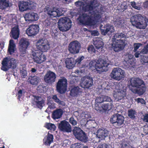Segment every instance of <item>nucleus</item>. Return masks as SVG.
Returning <instances> with one entry per match:
<instances>
[{
    "label": "nucleus",
    "instance_id": "nucleus-6",
    "mask_svg": "<svg viewBox=\"0 0 148 148\" xmlns=\"http://www.w3.org/2000/svg\"><path fill=\"white\" fill-rule=\"evenodd\" d=\"M1 64V69L4 71H8L10 69H15L16 67V60L14 58L6 57L3 58Z\"/></svg>",
    "mask_w": 148,
    "mask_h": 148
},
{
    "label": "nucleus",
    "instance_id": "nucleus-21",
    "mask_svg": "<svg viewBox=\"0 0 148 148\" xmlns=\"http://www.w3.org/2000/svg\"><path fill=\"white\" fill-rule=\"evenodd\" d=\"M32 2L30 1H20L18 5L19 10L21 12H23L29 9V7L32 5Z\"/></svg>",
    "mask_w": 148,
    "mask_h": 148
},
{
    "label": "nucleus",
    "instance_id": "nucleus-28",
    "mask_svg": "<svg viewBox=\"0 0 148 148\" xmlns=\"http://www.w3.org/2000/svg\"><path fill=\"white\" fill-rule=\"evenodd\" d=\"M53 135L48 133L43 140L44 144L45 145L49 146L53 142Z\"/></svg>",
    "mask_w": 148,
    "mask_h": 148
},
{
    "label": "nucleus",
    "instance_id": "nucleus-30",
    "mask_svg": "<svg viewBox=\"0 0 148 148\" xmlns=\"http://www.w3.org/2000/svg\"><path fill=\"white\" fill-rule=\"evenodd\" d=\"M126 90H121L114 94V96L116 99H118V100L123 99L125 97H126Z\"/></svg>",
    "mask_w": 148,
    "mask_h": 148
},
{
    "label": "nucleus",
    "instance_id": "nucleus-43",
    "mask_svg": "<svg viewBox=\"0 0 148 148\" xmlns=\"http://www.w3.org/2000/svg\"><path fill=\"white\" fill-rule=\"evenodd\" d=\"M141 119L145 123H148V113L145 114L141 116Z\"/></svg>",
    "mask_w": 148,
    "mask_h": 148
},
{
    "label": "nucleus",
    "instance_id": "nucleus-31",
    "mask_svg": "<svg viewBox=\"0 0 148 148\" xmlns=\"http://www.w3.org/2000/svg\"><path fill=\"white\" fill-rule=\"evenodd\" d=\"M62 114L63 112L61 109H57L53 112L52 114V117L54 120L60 119L62 116Z\"/></svg>",
    "mask_w": 148,
    "mask_h": 148
},
{
    "label": "nucleus",
    "instance_id": "nucleus-29",
    "mask_svg": "<svg viewBox=\"0 0 148 148\" xmlns=\"http://www.w3.org/2000/svg\"><path fill=\"white\" fill-rule=\"evenodd\" d=\"M66 67L69 69H72L75 66V60L73 58H67L65 61Z\"/></svg>",
    "mask_w": 148,
    "mask_h": 148
},
{
    "label": "nucleus",
    "instance_id": "nucleus-22",
    "mask_svg": "<svg viewBox=\"0 0 148 148\" xmlns=\"http://www.w3.org/2000/svg\"><path fill=\"white\" fill-rule=\"evenodd\" d=\"M97 133V137L101 139H104L106 137L108 136L109 134L108 131L103 128L99 129Z\"/></svg>",
    "mask_w": 148,
    "mask_h": 148
},
{
    "label": "nucleus",
    "instance_id": "nucleus-11",
    "mask_svg": "<svg viewBox=\"0 0 148 148\" xmlns=\"http://www.w3.org/2000/svg\"><path fill=\"white\" fill-rule=\"evenodd\" d=\"M110 76L112 78L118 81L121 80L125 77L123 70L119 67L113 69L110 74Z\"/></svg>",
    "mask_w": 148,
    "mask_h": 148
},
{
    "label": "nucleus",
    "instance_id": "nucleus-37",
    "mask_svg": "<svg viewBox=\"0 0 148 148\" xmlns=\"http://www.w3.org/2000/svg\"><path fill=\"white\" fill-rule=\"evenodd\" d=\"M136 112L135 110L130 109L128 111V116L131 119L134 120L135 119Z\"/></svg>",
    "mask_w": 148,
    "mask_h": 148
},
{
    "label": "nucleus",
    "instance_id": "nucleus-63",
    "mask_svg": "<svg viewBox=\"0 0 148 148\" xmlns=\"http://www.w3.org/2000/svg\"><path fill=\"white\" fill-rule=\"evenodd\" d=\"M22 75L23 76V77H25L27 76V74L26 71H24L22 73Z\"/></svg>",
    "mask_w": 148,
    "mask_h": 148
},
{
    "label": "nucleus",
    "instance_id": "nucleus-54",
    "mask_svg": "<svg viewBox=\"0 0 148 148\" xmlns=\"http://www.w3.org/2000/svg\"><path fill=\"white\" fill-rule=\"evenodd\" d=\"M45 87V86L42 85L39 86L37 88V90H38L40 92H43L44 91L43 89Z\"/></svg>",
    "mask_w": 148,
    "mask_h": 148
},
{
    "label": "nucleus",
    "instance_id": "nucleus-36",
    "mask_svg": "<svg viewBox=\"0 0 148 148\" xmlns=\"http://www.w3.org/2000/svg\"><path fill=\"white\" fill-rule=\"evenodd\" d=\"M121 148H132V146L129 144V141L125 139H123L120 142Z\"/></svg>",
    "mask_w": 148,
    "mask_h": 148
},
{
    "label": "nucleus",
    "instance_id": "nucleus-4",
    "mask_svg": "<svg viewBox=\"0 0 148 148\" xmlns=\"http://www.w3.org/2000/svg\"><path fill=\"white\" fill-rule=\"evenodd\" d=\"M130 81V86L132 87L137 88L136 90V93L141 95L145 92L146 87L143 80L138 78H132Z\"/></svg>",
    "mask_w": 148,
    "mask_h": 148
},
{
    "label": "nucleus",
    "instance_id": "nucleus-41",
    "mask_svg": "<svg viewBox=\"0 0 148 148\" xmlns=\"http://www.w3.org/2000/svg\"><path fill=\"white\" fill-rule=\"evenodd\" d=\"M102 107L103 111H106L110 110L112 108V107L110 105H109L108 103H105L102 105Z\"/></svg>",
    "mask_w": 148,
    "mask_h": 148
},
{
    "label": "nucleus",
    "instance_id": "nucleus-7",
    "mask_svg": "<svg viewBox=\"0 0 148 148\" xmlns=\"http://www.w3.org/2000/svg\"><path fill=\"white\" fill-rule=\"evenodd\" d=\"M72 22L70 19L64 17L60 18L58 22V27L62 32L66 31L71 27Z\"/></svg>",
    "mask_w": 148,
    "mask_h": 148
},
{
    "label": "nucleus",
    "instance_id": "nucleus-33",
    "mask_svg": "<svg viewBox=\"0 0 148 148\" xmlns=\"http://www.w3.org/2000/svg\"><path fill=\"white\" fill-rule=\"evenodd\" d=\"M40 80V78L36 76L30 77L28 79V82L33 85H36Z\"/></svg>",
    "mask_w": 148,
    "mask_h": 148
},
{
    "label": "nucleus",
    "instance_id": "nucleus-42",
    "mask_svg": "<svg viewBox=\"0 0 148 148\" xmlns=\"http://www.w3.org/2000/svg\"><path fill=\"white\" fill-rule=\"evenodd\" d=\"M124 23V21L122 20L116 21L115 22V24L116 25L117 27H120L123 26V25Z\"/></svg>",
    "mask_w": 148,
    "mask_h": 148
},
{
    "label": "nucleus",
    "instance_id": "nucleus-57",
    "mask_svg": "<svg viewBox=\"0 0 148 148\" xmlns=\"http://www.w3.org/2000/svg\"><path fill=\"white\" fill-rule=\"evenodd\" d=\"M91 33L92 35L94 36H98L99 34L97 30L91 31Z\"/></svg>",
    "mask_w": 148,
    "mask_h": 148
},
{
    "label": "nucleus",
    "instance_id": "nucleus-32",
    "mask_svg": "<svg viewBox=\"0 0 148 148\" xmlns=\"http://www.w3.org/2000/svg\"><path fill=\"white\" fill-rule=\"evenodd\" d=\"M102 39L100 38H94L93 40V44L96 48L99 49L103 47V43L102 41Z\"/></svg>",
    "mask_w": 148,
    "mask_h": 148
},
{
    "label": "nucleus",
    "instance_id": "nucleus-25",
    "mask_svg": "<svg viewBox=\"0 0 148 148\" xmlns=\"http://www.w3.org/2000/svg\"><path fill=\"white\" fill-rule=\"evenodd\" d=\"M20 30L18 25L15 26L13 27L10 32V36L14 39H17L19 37Z\"/></svg>",
    "mask_w": 148,
    "mask_h": 148
},
{
    "label": "nucleus",
    "instance_id": "nucleus-40",
    "mask_svg": "<svg viewBox=\"0 0 148 148\" xmlns=\"http://www.w3.org/2000/svg\"><path fill=\"white\" fill-rule=\"evenodd\" d=\"M94 8L93 6L91 5L88 3V4L83 8V10L85 12H89L92 11Z\"/></svg>",
    "mask_w": 148,
    "mask_h": 148
},
{
    "label": "nucleus",
    "instance_id": "nucleus-17",
    "mask_svg": "<svg viewBox=\"0 0 148 148\" xmlns=\"http://www.w3.org/2000/svg\"><path fill=\"white\" fill-rule=\"evenodd\" d=\"M110 122L112 124H116L118 126L122 125L124 123V117L118 113L113 115L110 119Z\"/></svg>",
    "mask_w": 148,
    "mask_h": 148
},
{
    "label": "nucleus",
    "instance_id": "nucleus-24",
    "mask_svg": "<svg viewBox=\"0 0 148 148\" xmlns=\"http://www.w3.org/2000/svg\"><path fill=\"white\" fill-rule=\"evenodd\" d=\"M70 95L71 97H77L78 95L82 93V89L78 86H74L70 88Z\"/></svg>",
    "mask_w": 148,
    "mask_h": 148
},
{
    "label": "nucleus",
    "instance_id": "nucleus-14",
    "mask_svg": "<svg viewBox=\"0 0 148 148\" xmlns=\"http://www.w3.org/2000/svg\"><path fill=\"white\" fill-rule=\"evenodd\" d=\"M34 61L38 64H41L45 61L46 58L42 52L39 50H36L32 54Z\"/></svg>",
    "mask_w": 148,
    "mask_h": 148
},
{
    "label": "nucleus",
    "instance_id": "nucleus-50",
    "mask_svg": "<svg viewBox=\"0 0 148 148\" xmlns=\"http://www.w3.org/2000/svg\"><path fill=\"white\" fill-rule=\"evenodd\" d=\"M130 5L132 7L135 9L138 10H139L140 8L136 5V4L135 1H133L131 2H130Z\"/></svg>",
    "mask_w": 148,
    "mask_h": 148
},
{
    "label": "nucleus",
    "instance_id": "nucleus-44",
    "mask_svg": "<svg viewBox=\"0 0 148 148\" xmlns=\"http://www.w3.org/2000/svg\"><path fill=\"white\" fill-rule=\"evenodd\" d=\"M69 123H70L73 125H75L77 123V121L73 116H71L70 118Z\"/></svg>",
    "mask_w": 148,
    "mask_h": 148
},
{
    "label": "nucleus",
    "instance_id": "nucleus-56",
    "mask_svg": "<svg viewBox=\"0 0 148 148\" xmlns=\"http://www.w3.org/2000/svg\"><path fill=\"white\" fill-rule=\"evenodd\" d=\"M137 102L138 103H141L142 104L145 103V101L144 99L141 98H138L137 99Z\"/></svg>",
    "mask_w": 148,
    "mask_h": 148
},
{
    "label": "nucleus",
    "instance_id": "nucleus-52",
    "mask_svg": "<svg viewBox=\"0 0 148 148\" xmlns=\"http://www.w3.org/2000/svg\"><path fill=\"white\" fill-rule=\"evenodd\" d=\"M103 98V102L104 101H111V98L107 96L102 95Z\"/></svg>",
    "mask_w": 148,
    "mask_h": 148
},
{
    "label": "nucleus",
    "instance_id": "nucleus-47",
    "mask_svg": "<svg viewBox=\"0 0 148 148\" xmlns=\"http://www.w3.org/2000/svg\"><path fill=\"white\" fill-rule=\"evenodd\" d=\"M84 59V56H79L75 60V64H77L78 65L80 64L81 61Z\"/></svg>",
    "mask_w": 148,
    "mask_h": 148
},
{
    "label": "nucleus",
    "instance_id": "nucleus-61",
    "mask_svg": "<svg viewBox=\"0 0 148 148\" xmlns=\"http://www.w3.org/2000/svg\"><path fill=\"white\" fill-rule=\"evenodd\" d=\"M144 130L145 133L148 134V125L144 129Z\"/></svg>",
    "mask_w": 148,
    "mask_h": 148
},
{
    "label": "nucleus",
    "instance_id": "nucleus-46",
    "mask_svg": "<svg viewBox=\"0 0 148 148\" xmlns=\"http://www.w3.org/2000/svg\"><path fill=\"white\" fill-rule=\"evenodd\" d=\"M95 109L97 111H99V112H103L102 105H101V104H98L97 106L96 105Z\"/></svg>",
    "mask_w": 148,
    "mask_h": 148
},
{
    "label": "nucleus",
    "instance_id": "nucleus-48",
    "mask_svg": "<svg viewBox=\"0 0 148 148\" xmlns=\"http://www.w3.org/2000/svg\"><path fill=\"white\" fill-rule=\"evenodd\" d=\"M44 24L45 27H50L51 25V22L50 20L46 19L45 21Z\"/></svg>",
    "mask_w": 148,
    "mask_h": 148
},
{
    "label": "nucleus",
    "instance_id": "nucleus-53",
    "mask_svg": "<svg viewBox=\"0 0 148 148\" xmlns=\"http://www.w3.org/2000/svg\"><path fill=\"white\" fill-rule=\"evenodd\" d=\"M141 44L140 43H134V50H137L140 47Z\"/></svg>",
    "mask_w": 148,
    "mask_h": 148
},
{
    "label": "nucleus",
    "instance_id": "nucleus-35",
    "mask_svg": "<svg viewBox=\"0 0 148 148\" xmlns=\"http://www.w3.org/2000/svg\"><path fill=\"white\" fill-rule=\"evenodd\" d=\"M9 4L8 0H0V9H5L9 6Z\"/></svg>",
    "mask_w": 148,
    "mask_h": 148
},
{
    "label": "nucleus",
    "instance_id": "nucleus-49",
    "mask_svg": "<svg viewBox=\"0 0 148 148\" xmlns=\"http://www.w3.org/2000/svg\"><path fill=\"white\" fill-rule=\"evenodd\" d=\"M91 5L93 6L94 8L96 7V4L97 3V1L96 0H90V1L88 3Z\"/></svg>",
    "mask_w": 148,
    "mask_h": 148
},
{
    "label": "nucleus",
    "instance_id": "nucleus-59",
    "mask_svg": "<svg viewBox=\"0 0 148 148\" xmlns=\"http://www.w3.org/2000/svg\"><path fill=\"white\" fill-rule=\"evenodd\" d=\"M23 95V90H19L18 92V98L20 99L22 96Z\"/></svg>",
    "mask_w": 148,
    "mask_h": 148
},
{
    "label": "nucleus",
    "instance_id": "nucleus-19",
    "mask_svg": "<svg viewBox=\"0 0 148 148\" xmlns=\"http://www.w3.org/2000/svg\"><path fill=\"white\" fill-rule=\"evenodd\" d=\"M56 75L54 72L49 71L47 72L44 76V79L45 82L51 84L55 81Z\"/></svg>",
    "mask_w": 148,
    "mask_h": 148
},
{
    "label": "nucleus",
    "instance_id": "nucleus-13",
    "mask_svg": "<svg viewBox=\"0 0 148 148\" xmlns=\"http://www.w3.org/2000/svg\"><path fill=\"white\" fill-rule=\"evenodd\" d=\"M58 127L60 131L62 132L71 133L72 131L71 125L69 122L65 120L60 121Z\"/></svg>",
    "mask_w": 148,
    "mask_h": 148
},
{
    "label": "nucleus",
    "instance_id": "nucleus-12",
    "mask_svg": "<svg viewBox=\"0 0 148 148\" xmlns=\"http://www.w3.org/2000/svg\"><path fill=\"white\" fill-rule=\"evenodd\" d=\"M81 47L80 43L77 40H75L70 43L68 49L70 53L75 54L79 52Z\"/></svg>",
    "mask_w": 148,
    "mask_h": 148
},
{
    "label": "nucleus",
    "instance_id": "nucleus-60",
    "mask_svg": "<svg viewBox=\"0 0 148 148\" xmlns=\"http://www.w3.org/2000/svg\"><path fill=\"white\" fill-rule=\"evenodd\" d=\"M143 7L145 8L148 9V0H145L143 3Z\"/></svg>",
    "mask_w": 148,
    "mask_h": 148
},
{
    "label": "nucleus",
    "instance_id": "nucleus-15",
    "mask_svg": "<svg viewBox=\"0 0 148 148\" xmlns=\"http://www.w3.org/2000/svg\"><path fill=\"white\" fill-rule=\"evenodd\" d=\"M19 44L20 53L22 55L25 54L27 49L30 45L29 39L25 38H22L20 40Z\"/></svg>",
    "mask_w": 148,
    "mask_h": 148
},
{
    "label": "nucleus",
    "instance_id": "nucleus-51",
    "mask_svg": "<svg viewBox=\"0 0 148 148\" xmlns=\"http://www.w3.org/2000/svg\"><path fill=\"white\" fill-rule=\"evenodd\" d=\"M96 101L97 103H99V104L103 102V98L102 95L101 97H98L97 98Z\"/></svg>",
    "mask_w": 148,
    "mask_h": 148
},
{
    "label": "nucleus",
    "instance_id": "nucleus-9",
    "mask_svg": "<svg viewBox=\"0 0 148 148\" xmlns=\"http://www.w3.org/2000/svg\"><path fill=\"white\" fill-rule=\"evenodd\" d=\"M67 80L66 78L63 77L59 79L56 84L57 91L60 94L64 93L67 90Z\"/></svg>",
    "mask_w": 148,
    "mask_h": 148
},
{
    "label": "nucleus",
    "instance_id": "nucleus-3",
    "mask_svg": "<svg viewBox=\"0 0 148 148\" xmlns=\"http://www.w3.org/2000/svg\"><path fill=\"white\" fill-rule=\"evenodd\" d=\"M125 36L122 33L115 34L112 39V48L115 52H119L122 50L125 46V40H123L117 39L125 37Z\"/></svg>",
    "mask_w": 148,
    "mask_h": 148
},
{
    "label": "nucleus",
    "instance_id": "nucleus-27",
    "mask_svg": "<svg viewBox=\"0 0 148 148\" xmlns=\"http://www.w3.org/2000/svg\"><path fill=\"white\" fill-rule=\"evenodd\" d=\"M25 17L26 20L29 21H36L38 18V14L34 12H29L26 14Z\"/></svg>",
    "mask_w": 148,
    "mask_h": 148
},
{
    "label": "nucleus",
    "instance_id": "nucleus-45",
    "mask_svg": "<svg viewBox=\"0 0 148 148\" xmlns=\"http://www.w3.org/2000/svg\"><path fill=\"white\" fill-rule=\"evenodd\" d=\"M87 50L91 53H94L95 52V49L92 45L89 46Z\"/></svg>",
    "mask_w": 148,
    "mask_h": 148
},
{
    "label": "nucleus",
    "instance_id": "nucleus-20",
    "mask_svg": "<svg viewBox=\"0 0 148 148\" xmlns=\"http://www.w3.org/2000/svg\"><path fill=\"white\" fill-rule=\"evenodd\" d=\"M93 80L91 77L88 76L83 78L81 85V86L85 88H89L93 84Z\"/></svg>",
    "mask_w": 148,
    "mask_h": 148
},
{
    "label": "nucleus",
    "instance_id": "nucleus-39",
    "mask_svg": "<svg viewBox=\"0 0 148 148\" xmlns=\"http://www.w3.org/2000/svg\"><path fill=\"white\" fill-rule=\"evenodd\" d=\"M52 99L55 102L57 103L59 105H64V102L61 101L58 97L56 95H53L52 97Z\"/></svg>",
    "mask_w": 148,
    "mask_h": 148
},
{
    "label": "nucleus",
    "instance_id": "nucleus-38",
    "mask_svg": "<svg viewBox=\"0 0 148 148\" xmlns=\"http://www.w3.org/2000/svg\"><path fill=\"white\" fill-rule=\"evenodd\" d=\"M45 127L48 130L53 131H55L56 129V127L54 124L51 123H47L46 124Z\"/></svg>",
    "mask_w": 148,
    "mask_h": 148
},
{
    "label": "nucleus",
    "instance_id": "nucleus-18",
    "mask_svg": "<svg viewBox=\"0 0 148 148\" xmlns=\"http://www.w3.org/2000/svg\"><path fill=\"white\" fill-rule=\"evenodd\" d=\"M39 32V26L37 25H30L26 30V34L29 36L36 35Z\"/></svg>",
    "mask_w": 148,
    "mask_h": 148
},
{
    "label": "nucleus",
    "instance_id": "nucleus-58",
    "mask_svg": "<svg viewBox=\"0 0 148 148\" xmlns=\"http://www.w3.org/2000/svg\"><path fill=\"white\" fill-rule=\"evenodd\" d=\"M108 146L105 143L103 144L99 145L98 148H108Z\"/></svg>",
    "mask_w": 148,
    "mask_h": 148
},
{
    "label": "nucleus",
    "instance_id": "nucleus-34",
    "mask_svg": "<svg viewBox=\"0 0 148 148\" xmlns=\"http://www.w3.org/2000/svg\"><path fill=\"white\" fill-rule=\"evenodd\" d=\"M15 47V45L14 43V41L13 40H10L9 41L8 50V51L10 54L11 55L14 52Z\"/></svg>",
    "mask_w": 148,
    "mask_h": 148
},
{
    "label": "nucleus",
    "instance_id": "nucleus-64",
    "mask_svg": "<svg viewBox=\"0 0 148 148\" xmlns=\"http://www.w3.org/2000/svg\"><path fill=\"white\" fill-rule=\"evenodd\" d=\"M31 72L32 73H35L37 71L36 69L35 68H32L31 69Z\"/></svg>",
    "mask_w": 148,
    "mask_h": 148
},
{
    "label": "nucleus",
    "instance_id": "nucleus-62",
    "mask_svg": "<svg viewBox=\"0 0 148 148\" xmlns=\"http://www.w3.org/2000/svg\"><path fill=\"white\" fill-rule=\"evenodd\" d=\"M140 55L139 53L136 52L135 53V56L136 58H138L139 57V56Z\"/></svg>",
    "mask_w": 148,
    "mask_h": 148
},
{
    "label": "nucleus",
    "instance_id": "nucleus-26",
    "mask_svg": "<svg viewBox=\"0 0 148 148\" xmlns=\"http://www.w3.org/2000/svg\"><path fill=\"white\" fill-rule=\"evenodd\" d=\"M34 102L36 107L40 109H41L44 105L45 101L40 97L35 96Z\"/></svg>",
    "mask_w": 148,
    "mask_h": 148
},
{
    "label": "nucleus",
    "instance_id": "nucleus-23",
    "mask_svg": "<svg viewBox=\"0 0 148 148\" xmlns=\"http://www.w3.org/2000/svg\"><path fill=\"white\" fill-rule=\"evenodd\" d=\"M101 34L103 35H106L107 34H108L113 32L114 31V29L113 26L108 24L101 29Z\"/></svg>",
    "mask_w": 148,
    "mask_h": 148
},
{
    "label": "nucleus",
    "instance_id": "nucleus-55",
    "mask_svg": "<svg viewBox=\"0 0 148 148\" xmlns=\"http://www.w3.org/2000/svg\"><path fill=\"white\" fill-rule=\"evenodd\" d=\"M142 52L145 54L148 53V43L144 47L142 50Z\"/></svg>",
    "mask_w": 148,
    "mask_h": 148
},
{
    "label": "nucleus",
    "instance_id": "nucleus-1",
    "mask_svg": "<svg viewBox=\"0 0 148 148\" xmlns=\"http://www.w3.org/2000/svg\"><path fill=\"white\" fill-rule=\"evenodd\" d=\"M101 18V16L98 11H93L91 16H89L85 13L80 15L78 20L81 25L92 26L94 25L96 21L99 20Z\"/></svg>",
    "mask_w": 148,
    "mask_h": 148
},
{
    "label": "nucleus",
    "instance_id": "nucleus-2",
    "mask_svg": "<svg viewBox=\"0 0 148 148\" xmlns=\"http://www.w3.org/2000/svg\"><path fill=\"white\" fill-rule=\"evenodd\" d=\"M132 25L137 28L140 29H145L147 27L148 19L146 17L140 14H135L130 18Z\"/></svg>",
    "mask_w": 148,
    "mask_h": 148
},
{
    "label": "nucleus",
    "instance_id": "nucleus-8",
    "mask_svg": "<svg viewBox=\"0 0 148 148\" xmlns=\"http://www.w3.org/2000/svg\"><path fill=\"white\" fill-rule=\"evenodd\" d=\"M73 132L75 137L77 139L84 143L88 141V138L86 133L80 128L77 127H74Z\"/></svg>",
    "mask_w": 148,
    "mask_h": 148
},
{
    "label": "nucleus",
    "instance_id": "nucleus-5",
    "mask_svg": "<svg viewBox=\"0 0 148 148\" xmlns=\"http://www.w3.org/2000/svg\"><path fill=\"white\" fill-rule=\"evenodd\" d=\"M108 65L106 61L101 59H99L97 60H93L89 64V67L91 69L95 68L97 71H98L100 70L102 72L106 71L108 70Z\"/></svg>",
    "mask_w": 148,
    "mask_h": 148
},
{
    "label": "nucleus",
    "instance_id": "nucleus-16",
    "mask_svg": "<svg viewBox=\"0 0 148 148\" xmlns=\"http://www.w3.org/2000/svg\"><path fill=\"white\" fill-rule=\"evenodd\" d=\"M48 14L52 17H58L61 16L62 14V10L60 8H54L52 9L47 7L45 10Z\"/></svg>",
    "mask_w": 148,
    "mask_h": 148
},
{
    "label": "nucleus",
    "instance_id": "nucleus-10",
    "mask_svg": "<svg viewBox=\"0 0 148 148\" xmlns=\"http://www.w3.org/2000/svg\"><path fill=\"white\" fill-rule=\"evenodd\" d=\"M50 46L48 40L43 39L39 40L36 43L37 49L42 52H47L50 49Z\"/></svg>",
    "mask_w": 148,
    "mask_h": 148
}]
</instances>
